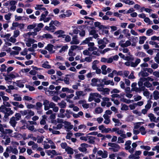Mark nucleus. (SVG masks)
<instances>
[{
  "mask_svg": "<svg viewBox=\"0 0 159 159\" xmlns=\"http://www.w3.org/2000/svg\"><path fill=\"white\" fill-rule=\"evenodd\" d=\"M93 41V38L92 37H89L83 40L81 43L82 45H85L87 44L89 48L88 50L90 51H92L97 49V47H94V43L93 42H91L90 41Z\"/></svg>",
  "mask_w": 159,
  "mask_h": 159,
  "instance_id": "obj_1",
  "label": "nucleus"
},
{
  "mask_svg": "<svg viewBox=\"0 0 159 159\" xmlns=\"http://www.w3.org/2000/svg\"><path fill=\"white\" fill-rule=\"evenodd\" d=\"M34 33H35L33 32H29L23 35L24 37L25 38V44L28 47H30L32 44H33L35 42H36V41L34 39L29 38L30 36L31 35H36V34H34Z\"/></svg>",
  "mask_w": 159,
  "mask_h": 159,
  "instance_id": "obj_2",
  "label": "nucleus"
},
{
  "mask_svg": "<svg viewBox=\"0 0 159 159\" xmlns=\"http://www.w3.org/2000/svg\"><path fill=\"white\" fill-rule=\"evenodd\" d=\"M0 112H2L4 114V117L6 118H8V117L13 115L14 111L11 110L9 107H6L4 106H1L0 107Z\"/></svg>",
  "mask_w": 159,
  "mask_h": 159,
  "instance_id": "obj_3",
  "label": "nucleus"
},
{
  "mask_svg": "<svg viewBox=\"0 0 159 159\" xmlns=\"http://www.w3.org/2000/svg\"><path fill=\"white\" fill-rule=\"evenodd\" d=\"M20 112L23 116L26 115L25 116V119L27 120L30 119L32 116H33L34 115V112L30 110L21 111Z\"/></svg>",
  "mask_w": 159,
  "mask_h": 159,
  "instance_id": "obj_4",
  "label": "nucleus"
},
{
  "mask_svg": "<svg viewBox=\"0 0 159 159\" xmlns=\"http://www.w3.org/2000/svg\"><path fill=\"white\" fill-rule=\"evenodd\" d=\"M108 146L110 147L109 148V149L114 152H118L120 148V147L119 145L114 143H108Z\"/></svg>",
  "mask_w": 159,
  "mask_h": 159,
  "instance_id": "obj_5",
  "label": "nucleus"
},
{
  "mask_svg": "<svg viewBox=\"0 0 159 159\" xmlns=\"http://www.w3.org/2000/svg\"><path fill=\"white\" fill-rule=\"evenodd\" d=\"M43 105H44V109L45 111L48 110L50 108H53L56 104L53 102H50L48 100H43Z\"/></svg>",
  "mask_w": 159,
  "mask_h": 159,
  "instance_id": "obj_6",
  "label": "nucleus"
},
{
  "mask_svg": "<svg viewBox=\"0 0 159 159\" xmlns=\"http://www.w3.org/2000/svg\"><path fill=\"white\" fill-rule=\"evenodd\" d=\"M102 96L98 93H91L89 94V101L91 102L97 98H102Z\"/></svg>",
  "mask_w": 159,
  "mask_h": 159,
  "instance_id": "obj_7",
  "label": "nucleus"
},
{
  "mask_svg": "<svg viewBox=\"0 0 159 159\" xmlns=\"http://www.w3.org/2000/svg\"><path fill=\"white\" fill-rule=\"evenodd\" d=\"M107 77L104 78L103 79H99V82L103 83L104 86L105 85H108L110 84L111 85L113 86L114 85V83L113 80L111 81L110 80H107Z\"/></svg>",
  "mask_w": 159,
  "mask_h": 159,
  "instance_id": "obj_8",
  "label": "nucleus"
},
{
  "mask_svg": "<svg viewBox=\"0 0 159 159\" xmlns=\"http://www.w3.org/2000/svg\"><path fill=\"white\" fill-rule=\"evenodd\" d=\"M6 151L9 152V153L12 152L13 153L16 155H17L18 153V151L16 148H13L11 146L7 147L6 149Z\"/></svg>",
  "mask_w": 159,
  "mask_h": 159,
  "instance_id": "obj_9",
  "label": "nucleus"
},
{
  "mask_svg": "<svg viewBox=\"0 0 159 159\" xmlns=\"http://www.w3.org/2000/svg\"><path fill=\"white\" fill-rule=\"evenodd\" d=\"M105 40H106L107 39L104 38L103 39H100L98 41V43L99 48L102 49L106 47L107 43L105 41Z\"/></svg>",
  "mask_w": 159,
  "mask_h": 159,
  "instance_id": "obj_10",
  "label": "nucleus"
},
{
  "mask_svg": "<svg viewBox=\"0 0 159 159\" xmlns=\"http://www.w3.org/2000/svg\"><path fill=\"white\" fill-rule=\"evenodd\" d=\"M63 124L65 125V128L66 129V131H68L73 128V125H71L70 122L67 121H64Z\"/></svg>",
  "mask_w": 159,
  "mask_h": 159,
  "instance_id": "obj_11",
  "label": "nucleus"
},
{
  "mask_svg": "<svg viewBox=\"0 0 159 159\" xmlns=\"http://www.w3.org/2000/svg\"><path fill=\"white\" fill-rule=\"evenodd\" d=\"M88 144L85 143L81 144L80 147L78 148V149L80 152H86L87 150L86 148L88 147Z\"/></svg>",
  "mask_w": 159,
  "mask_h": 159,
  "instance_id": "obj_12",
  "label": "nucleus"
},
{
  "mask_svg": "<svg viewBox=\"0 0 159 159\" xmlns=\"http://www.w3.org/2000/svg\"><path fill=\"white\" fill-rule=\"evenodd\" d=\"M44 26V25L42 23H40L38 24H37L36 27L34 29V33H35L34 34H37L36 32H39L40 31L41 29L43 28Z\"/></svg>",
  "mask_w": 159,
  "mask_h": 159,
  "instance_id": "obj_13",
  "label": "nucleus"
},
{
  "mask_svg": "<svg viewBox=\"0 0 159 159\" xmlns=\"http://www.w3.org/2000/svg\"><path fill=\"white\" fill-rule=\"evenodd\" d=\"M94 25L96 27H98L100 30L108 29L107 26L101 25V23L98 21L95 22Z\"/></svg>",
  "mask_w": 159,
  "mask_h": 159,
  "instance_id": "obj_14",
  "label": "nucleus"
},
{
  "mask_svg": "<svg viewBox=\"0 0 159 159\" xmlns=\"http://www.w3.org/2000/svg\"><path fill=\"white\" fill-rule=\"evenodd\" d=\"M80 43V41L78 39L77 35L74 36L72 38V40L70 42L71 44H78Z\"/></svg>",
  "mask_w": 159,
  "mask_h": 159,
  "instance_id": "obj_15",
  "label": "nucleus"
},
{
  "mask_svg": "<svg viewBox=\"0 0 159 159\" xmlns=\"http://www.w3.org/2000/svg\"><path fill=\"white\" fill-rule=\"evenodd\" d=\"M10 136L19 140L21 139L23 137L22 134L17 132H15L14 133L11 134L10 135Z\"/></svg>",
  "mask_w": 159,
  "mask_h": 159,
  "instance_id": "obj_16",
  "label": "nucleus"
},
{
  "mask_svg": "<svg viewBox=\"0 0 159 159\" xmlns=\"http://www.w3.org/2000/svg\"><path fill=\"white\" fill-rule=\"evenodd\" d=\"M53 24H50V23L49 24V26H45V29L46 30L53 32L54 30L56 29L55 27L53 25Z\"/></svg>",
  "mask_w": 159,
  "mask_h": 159,
  "instance_id": "obj_17",
  "label": "nucleus"
},
{
  "mask_svg": "<svg viewBox=\"0 0 159 159\" xmlns=\"http://www.w3.org/2000/svg\"><path fill=\"white\" fill-rule=\"evenodd\" d=\"M15 118V117L13 116L10 118L9 123L14 128L16 126V125L17 124Z\"/></svg>",
  "mask_w": 159,
  "mask_h": 159,
  "instance_id": "obj_18",
  "label": "nucleus"
},
{
  "mask_svg": "<svg viewBox=\"0 0 159 159\" xmlns=\"http://www.w3.org/2000/svg\"><path fill=\"white\" fill-rule=\"evenodd\" d=\"M101 61L104 63H111L112 62V60L111 58H105L102 57L101 58Z\"/></svg>",
  "mask_w": 159,
  "mask_h": 159,
  "instance_id": "obj_19",
  "label": "nucleus"
},
{
  "mask_svg": "<svg viewBox=\"0 0 159 159\" xmlns=\"http://www.w3.org/2000/svg\"><path fill=\"white\" fill-rule=\"evenodd\" d=\"M111 132H115L118 134L120 135L124 133V131L120 130L118 128H113L111 129Z\"/></svg>",
  "mask_w": 159,
  "mask_h": 159,
  "instance_id": "obj_20",
  "label": "nucleus"
},
{
  "mask_svg": "<svg viewBox=\"0 0 159 159\" xmlns=\"http://www.w3.org/2000/svg\"><path fill=\"white\" fill-rule=\"evenodd\" d=\"M99 83V79H98L94 78L91 80V85L92 86H96Z\"/></svg>",
  "mask_w": 159,
  "mask_h": 159,
  "instance_id": "obj_21",
  "label": "nucleus"
},
{
  "mask_svg": "<svg viewBox=\"0 0 159 159\" xmlns=\"http://www.w3.org/2000/svg\"><path fill=\"white\" fill-rule=\"evenodd\" d=\"M1 137H3V139H6L4 143V144L5 145H8L11 142V139L10 138H8V137L5 135H2Z\"/></svg>",
  "mask_w": 159,
  "mask_h": 159,
  "instance_id": "obj_22",
  "label": "nucleus"
},
{
  "mask_svg": "<svg viewBox=\"0 0 159 159\" xmlns=\"http://www.w3.org/2000/svg\"><path fill=\"white\" fill-rule=\"evenodd\" d=\"M148 116L149 117L151 121L155 122H157V121L156 120V118L154 116L153 114L149 113L148 114Z\"/></svg>",
  "mask_w": 159,
  "mask_h": 159,
  "instance_id": "obj_23",
  "label": "nucleus"
},
{
  "mask_svg": "<svg viewBox=\"0 0 159 159\" xmlns=\"http://www.w3.org/2000/svg\"><path fill=\"white\" fill-rule=\"evenodd\" d=\"M97 87V90L98 91L100 92H102L103 87H104V85L103 83L101 82H99V83L96 86Z\"/></svg>",
  "mask_w": 159,
  "mask_h": 159,
  "instance_id": "obj_24",
  "label": "nucleus"
},
{
  "mask_svg": "<svg viewBox=\"0 0 159 159\" xmlns=\"http://www.w3.org/2000/svg\"><path fill=\"white\" fill-rule=\"evenodd\" d=\"M143 84L144 86L148 88H150V89L151 90H153V87L152 86V84L150 83L149 81H146Z\"/></svg>",
  "mask_w": 159,
  "mask_h": 159,
  "instance_id": "obj_25",
  "label": "nucleus"
},
{
  "mask_svg": "<svg viewBox=\"0 0 159 159\" xmlns=\"http://www.w3.org/2000/svg\"><path fill=\"white\" fill-rule=\"evenodd\" d=\"M65 150L68 154L72 155L74 153L73 149L72 148L69 146L67 147Z\"/></svg>",
  "mask_w": 159,
  "mask_h": 159,
  "instance_id": "obj_26",
  "label": "nucleus"
},
{
  "mask_svg": "<svg viewBox=\"0 0 159 159\" xmlns=\"http://www.w3.org/2000/svg\"><path fill=\"white\" fill-rule=\"evenodd\" d=\"M48 12V11H45L40 16V21L44 20L46 18V16H47Z\"/></svg>",
  "mask_w": 159,
  "mask_h": 159,
  "instance_id": "obj_27",
  "label": "nucleus"
},
{
  "mask_svg": "<svg viewBox=\"0 0 159 159\" xmlns=\"http://www.w3.org/2000/svg\"><path fill=\"white\" fill-rule=\"evenodd\" d=\"M65 32L62 30H57L55 32V34L56 35H59L58 36V37H64L62 34H64Z\"/></svg>",
  "mask_w": 159,
  "mask_h": 159,
  "instance_id": "obj_28",
  "label": "nucleus"
},
{
  "mask_svg": "<svg viewBox=\"0 0 159 159\" xmlns=\"http://www.w3.org/2000/svg\"><path fill=\"white\" fill-rule=\"evenodd\" d=\"M53 45L49 44L45 47V48L49 51L50 52L53 53L54 52L53 51Z\"/></svg>",
  "mask_w": 159,
  "mask_h": 159,
  "instance_id": "obj_29",
  "label": "nucleus"
},
{
  "mask_svg": "<svg viewBox=\"0 0 159 159\" xmlns=\"http://www.w3.org/2000/svg\"><path fill=\"white\" fill-rule=\"evenodd\" d=\"M131 143V142L130 140H128L126 142L125 144V149L126 150H128L131 148V147L130 146Z\"/></svg>",
  "mask_w": 159,
  "mask_h": 159,
  "instance_id": "obj_30",
  "label": "nucleus"
},
{
  "mask_svg": "<svg viewBox=\"0 0 159 159\" xmlns=\"http://www.w3.org/2000/svg\"><path fill=\"white\" fill-rule=\"evenodd\" d=\"M145 81L146 79L144 77H141L139 79V81L138 82V85L139 87H140L143 86V82Z\"/></svg>",
  "mask_w": 159,
  "mask_h": 159,
  "instance_id": "obj_31",
  "label": "nucleus"
},
{
  "mask_svg": "<svg viewBox=\"0 0 159 159\" xmlns=\"http://www.w3.org/2000/svg\"><path fill=\"white\" fill-rule=\"evenodd\" d=\"M82 27L81 26L79 27V29L80 30L79 31V35L80 37H84L85 35V30L82 29Z\"/></svg>",
  "mask_w": 159,
  "mask_h": 159,
  "instance_id": "obj_32",
  "label": "nucleus"
},
{
  "mask_svg": "<svg viewBox=\"0 0 159 159\" xmlns=\"http://www.w3.org/2000/svg\"><path fill=\"white\" fill-rule=\"evenodd\" d=\"M65 110L63 109H61L60 110V113L58 114L57 117L60 118H64L65 115L63 114L65 112Z\"/></svg>",
  "mask_w": 159,
  "mask_h": 159,
  "instance_id": "obj_33",
  "label": "nucleus"
},
{
  "mask_svg": "<svg viewBox=\"0 0 159 159\" xmlns=\"http://www.w3.org/2000/svg\"><path fill=\"white\" fill-rule=\"evenodd\" d=\"M13 97H14V100L15 101H20L22 100L21 97L17 94H14L13 95Z\"/></svg>",
  "mask_w": 159,
  "mask_h": 159,
  "instance_id": "obj_34",
  "label": "nucleus"
},
{
  "mask_svg": "<svg viewBox=\"0 0 159 159\" xmlns=\"http://www.w3.org/2000/svg\"><path fill=\"white\" fill-rule=\"evenodd\" d=\"M48 63L49 62L48 61H45L43 64H42V67L45 68H51V66L48 64Z\"/></svg>",
  "mask_w": 159,
  "mask_h": 159,
  "instance_id": "obj_35",
  "label": "nucleus"
},
{
  "mask_svg": "<svg viewBox=\"0 0 159 159\" xmlns=\"http://www.w3.org/2000/svg\"><path fill=\"white\" fill-rule=\"evenodd\" d=\"M135 56L141 57H143L146 56V54L142 52H136L135 53Z\"/></svg>",
  "mask_w": 159,
  "mask_h": 159,
  "instance_id": "obj_36",
  "label": "nucleus"
},
{
  "mask_svg": "<svg viewBox=\"0 0 159 159\" xmlns=\"http://www.w3.org/2000/svg\"><path fill=\"white\" fill-rule=\"evenodd\" d=\"M13 130L10 129H4L2 133L5 134H11L13 132Z\"/></svg>",
  "mask_w": 159,
  "mask_h": 159,
  "instance_id": "obj_37",
  "label": "nucleus"
},
{
  "mask_svg": "<svg viewBox=\"0 0 159 159\" xmlns=\"http://www.w3.org/2000/svg\"><path fill=\"white\" fill-rule=\"evenodd\" d=\"M153 98L154 99L157 100L159 98V92L156 90L153 93Z\"/></svg>",
  "mask_w": 159,
  "mask_h": 159,
  "instance_id": "obj_38",
  "label": "nucleus"
},
{
  "mask_svg": "<svg viewBox=\"0 0 159 159\" xmlns=\"http://www.w3.org/2000/svg\"><path fill=\"white\" fill-rule=\"evenodd\" d=\"M42 37L43 38H46V39H52L53 38L52 35L48 33L44 34L42 35Z\"/></svg>",
  "mask_w": 159,
  "mask_h": 159,
  "instance_id": "obj_39",
  "label": "nucleus"
},
{
  "mask_svg": "<svg viewBox=\"0 0 159 159\" xmlns=\"http://www.w3.org/2000/svg\"><path fill=\"white\" fill-rule=\"evenodd\" d=\"M152 102L150 100H148L147 101V104L145 106V108L148 110L151 107L152 103Z\"/></svg>",
  "mask_w": 159,
  "mask_h": 159,
  "instance_id": "obj_40",
  "label": "nucleus"
},
{
  "mask_svg": "<svg viewBox=\"0 0 159 159\" xmlns=\"http://www.w3.org/2000/svg\"><path fill=\"white\" fill-rule=\"evenodd\" d=\"M139 132H140L141 134L144 135L146 134L147 133L145 128L143 126L141 127L139 129Z\"/></svg>",
  "mask_w": 159,
  "mask_h": 159,
  "instance_id": "obj_41",
  "label": "nucleus"
},
{
  "mask_svg": "<svg viewBox=\"0 0 159 159\" xmlns=\"http://www.w3.org/2000/svg\"><path fill=\"white\" fill-rule=\"evenodd\" d=\"M42 104L40 102H37L36 103L35 107V109L37 110H40L42 107Z\"/></svg>",
  "mask_w": 159,
  "mask_h": 159,
  "instance_id": "obj_42",
  "label": "nucleus"
},
{
  "mask_svg": "<svg viewBox=\"0 0 159 159\" xmlns=\"http://www.w3.org/2000/svg\"><path fill=\"white\" fill-rule=\"evenodd\" d=\"M146 37L145 36H141L139 37V44H143L144 41L146 40Z\"/></svg>",
  "mask_w": 159,
  "mask_h": 159,
  "instance_id": "obj_43",
  "label": "nucleus"
},
{
  "mask_svg": "<svg viewBox=\"0 0 159 159\" xmlns=\"http://www.w3.org/2000/svg\"><path fill=\"white\" fill-rule=\"evenodd\" d=\"M70 49H71V50L74 51L76 50H81V47L77 45H74L71 46Z\"/></svg>",
  "mask_w": 159,
  "mask_h": 159,
  "instance_id": "obj_44",
  "label": "nucleus"
},
{
  "mask_svg": "<svg viewBox=\"0 0 159 159\" xmlns=\"http://www.w3.org/2000/svg\"><path fill=\"white\" fill-rule=\"evenodd\" d=\"M103 111V109L101 107H98L95 110V113L97 114H99L102 113Z\"/></svg>",
  "mask_w": 159,
  "mask_h": 159,
  "instance_id": "obj_45",
  "label": "nucleus"
},
{
  "mask_svg": "<svg viewBox=\"0 0 159 159\" xmlns=\"http://www.w3.org/2000/svg\"><path fill=\"white\" fill-rule=\"evenodd\" d=\"M107 66L105 65L102 66L101 67V69L102 70V73L103 75H106L107 74V72L106 71V69Z\"/></svg>",
  "mask_w": 159,
  "mask_h": 159,
  "instance_id": "obj_46",
  "label": "nucleus"
},
{
  "mask_svg": "<svg viewBox=\"0 0 159 159\" xmlns=\"http://www.w3.org/2000/svg\"><path fill=\"white\" fill-rule=\"evenodd\" d=\"M37 26V24L36 23H33L31 25H30L27 26V29L29 30H32L34 28Z\"/></svg>",
  "mask_w": 159,
  "mask_h": 159,
  "instance_id": "obj_47",
  "label": "nucleus"
},
{
  "mask_svg": "<svg viewBox=\"0 0 159 159\" xmlns=\"http://www.w3.org/2000/svg\"><path fill=\"white\" fill-rule=\"evenodd\" d=\"M110 89L107 88H103V90L102 91V94H109L110 91Z\"/></svg>",
  "mask_w": 159,
  "mask_h": 159,
  "instance_id": "obj_48",
  "label": "nucleus"
},
{
  "mask_svg": "<svg viewBox=\"0 0 159 159\" xmlns=\"http://www.w3.org/2000/svg\"><path fill=\"white\" fill-rule=\"evenodd\" d=\"M121 101L125 102V103L129 104L131 102V101L130 99H127L124 98H120Z\"/></svg>",
  "mask_w": 159,
  "mask_h": 159,
  "instance_id": "obj_49",
  "label": "nucleus"
},
{
  "mask_svg": "<svg viewBox=\"0 0 159 159\" xmlns=\"http://www.w3.org/2000/svg\"><path fill=\"white\" fill-rule=\"evenodd\" d=\"M68 47L67 45H65L64 46H62L59 52L60 53H63L66 50L68 49Z\"/></svg>",
  "mask_w": 159,
  "mask_h": 159,
  "instance_id": "obj_50",
  "label": "nucleus"
},
{
  "mask_svg": "<svg viewBox=\"0 0 159 159\" xmlns=\"http://www.w3.org/2000/svg\"><path fill=\"white\" fill-rule=\"evenodd\" d=\"M50 24H53L57 26H59L60 25L61 23L57 20L55 21L51 20L50 22Z\"/></svg>",
  "mask_w": 159,
  "mask_h": 159,
  "instance_id": "obj_51",
  "label": "nucleus"
},
{
  "mask_svg": "<svg viewBox=\"0 0 159 159\" xmlns=\"http://www.w3.org/2000/svg\"><path fill=\"white\" fill-rule=\"evenodd\" d=\"M121 107L120 108V109L122 111H127L129 110V107L128 106L125 104H121Z\"/></svg>",
  "mask_w": 159,
  "mask_h": 159,
  "instance_id": "obj_52",
  "label": "nucleus"
},
{
  "mask_svg": "<svg viewBox=\"0 0 159 159\" xmlns=\"http://www.w3.org/2000/svg\"><path fill=\"white\" fill-rule=\"evenodd\" d=\"M118 55L121 58L125 60H128L129 59V57L128 56H125L121 53H119L118 54Z\"/></svg>",
  "mask_w": 159,
  "mask_h": 159,
  "instance_id": "obj_53",
  "label": "nucleus"
},
{
  "mask_svg": "<svg viewBox=\"0 0 159 159\" xmlns=\"http://www.w3.org/2000/svg\"><path fill=\"white\" fill-rule=\"evenodd\" d=\"M11 36L10 34H1V36L2 38H5L7 40H8L9 38Z\"/></svg>",
  "mask_w": 159,
  "mask_h": 159,
  "instance_id": "obj_54",
  "label": "nucleus"
},
{
  "mask_svg": "<svg viewBox=\"0 0 159 159\" xmlns=\"http://www.w3.org/2000/svg\"><path fill=\"white\" fill-rule=\"evenodd\" d=\"M48 154L49 155L50 154H52L54 155H58L57 153L56 152V151L54 150H49L48 151Z\"/></svg>",
  "mask_w": 159,
  "mask_h": 159,
  "instance_id": "obj_55",
  "label": "nucleus"
},
{
  "mask_svg": "<svg viewBox=\"0 0 159 159\" xmlns=\"http://www.w3.org/2000/svg\"><path fill=\"white\" fill-rule=\"evenodd\" d=\"M131 44V42L129 40H127L124 43V44H122L123 48H126L129 46Z\"/></svg>",
  "mask_w": 159,
  "mask_h": 159,
  "instance_id": "obj_56",
  "label": "nucleus"
},
{
  "mask_svg": "<svg viewBox=\"0 0 159 159\" xmlns=\"http://www.w3.org/2000/svg\"><path fill=\"white\" fill-rule=\"evenodd\" d=\"M149 43L150 44L152 45L155 48H159V45H158L156 42L154 41H150L149 42Z\"/></svg>",
  "mask_w": 159,
  "mask_h": 159,
  "instance_id": "obj_57",
  "label": "nucleus"
},
{
  "mask_svg": "<svg viewBox=\"0 0 159 159\" xmlns=\"http://www.w3.org/2000/svg\"><path fill=\"white\" fill-rule=\"evenodd\" d=\"M139 74L143 77H147L149 75V74L147 72L141 71Z\"/></svg>",
  "mask_w": 159,
  "mask_h": 159,
  "instance_id": "obj_58",
  "label": "nucleus"
},
{
  "mask_svg": "<svg viewBox=\"0 0 159 159\" xmlns=\"http://www.w3.org/2000/svg\"><path fill=\"white\" fill-rule=\"evenodd\" d=\"M15 116V118L17 121L21 119V114L19 113H16Z\"/></svg>",
  "mask_w": 159,
  "mask_h": 159,
  "instance_id": "obj_59",
  "label": "nucleus"
},
{
  "mask_svg": "<svg viewBox=\"0 0 159 159\" xmlns=\"http://www.w3.org/2000/svg\"><path fill=\"white\" fill-rule=\"evenodd\" d=\"M144 21L147 23H148V24L152 25L153 23L152 21H151L149 18L148 17H145L144 19Z\"/></svg>",
  "mask_w": 159,
  "mask_h": 159,
  "instance_id": "obj_60",
  "label": "nucleus"
},
{
  "mask_svg": "<svg viewBox=\"0 0 159 159\" xmlns=\"http://www.w3.org/2000/svg\"><path fill=\"white\" fill-rule=\"evenodd\" d=\"M59 106L61 108H65L66 107V103L63 101H61L58 104Z\"/></svg>",
  "mask_w": 159,
  "mask_h": 159,
  "instance_id": "obj_61",
  "label": "nucleus"
},
{
  "mask_svg": "<svg viewBox=\"0 0 159 159\" xmlns=\"http://www.w3.org/2000/svg\"><path fill=\"white\" fill-rule=\"evenodd\" d=\"M141 149H143L147 151H149L151 149V147L149 146L141 145L140 146Z\"/></svg>",
  "mask_w": 159,
  "mask_h": 159,
  "instance_id": "obj_62",
  "label": "nucleus"
},
{
  "mask_svg": "<svg viewBox=\"0 0 159 159\" xmlns=\"http://www.w3.org/2000/svg\"><path fill=\"white\" fill-rule=\"evenodd\" d=\"M32 98L28 96H24L23 97V100L25 101H29L32 100Z\"/></svg>",
  "mask_w": 159,
  "mask_h": 159,
  "instance_id": "obj_63",
  "label": "nucleus"
},
{
  "mask_svg": "<svg viewBox=\"0 0 159 159\" xmlns=\"http://www.w3.org/2000/svg\"><path fill=\"white\" fill-rule=\"evenodd\" d=\"M152 150L153 151H157V153H159V145H157L153 147L152 148Z\"/></svg>",
  "mask_w": 159,
  "mask_h": 159,
  "instance_id": "obj_64",
  "label": "nucleus"
}]
</instances>
